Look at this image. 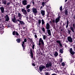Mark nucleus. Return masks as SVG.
Masks as SVG:
<instances>
[{
    "mask_svg": "<svg viewBox=\"0 0 75 75\" xmlns=\"http://www.w3.org/2000/svg\"><path fill=\"white\" fill-rule=\"evenodd\" d=\"M62 67H64V66L65 65V63L63 62L62 63Z\"/></svg>",
    "mask_w": 75,
    "mask_h": 75,
    "instance_id": "37",
    "label": "nucleus"
},
{
    "mask_svg": "<svg viewBox=\"0 0 75 75\" xmlns=\"http://www.w3.org/2000/svg\"><path fill=\"white\" fill-rule=\"evenodd\" d=\"M58 55V52H56L54 54V55L55 57H57Z\"/></svg>",
    "mask_w": 75,
    "mask_h": 75,
    "instance_id": "31",
    "label": "nucleus"
},
{
    "mask_svg": "<svg viewBox=\"0 0 75 75\" xmlns=\"http://www.w3.org/2000/svg\"><path fill=\"white\" fill-rule=\"evenodd\" d=\"M38 27H39V26H40V24H41V20H39L38 21Z\"/></svg>",
    "mask_w": 75,
    "mask_h": 75,
    "instance_id": "26",
    "label": "nucleus"
},
{
    "mask_svg": "<svg viewBox=\"0 0 75 75\" xmlns=\"http://www.w3.org/2000/svg\"><path fill=\"white\" fill-rule=\"evenodd\" d=\"M52 64L51 62H49L46 65V68H49L50 67H52Z\"/></svg>",
    "mask_w": 75,
    "mask_h": 75,
    "instance_id": "3",
    "label": "nucleus"
},
{
    "mask_svg": "<svg viewBox=\"0 0 75 75\" xmlns=\"http://www.w3.org/2000/svg\"><path fill=\"white\" fill-rule=\"evenodd\" d=\"M44 7V6H41L40 7V10H41L42 8H43V7Z\"/></svg>",
    "mask_w": 75,
    "mask_h": 75,
    "instance_id": "57",
    "label": "nucleus"
},
{
    "mask_svg": "<svg viewBox=\"0 0 75 75\" xmlns=\"http://www.w3.org/2000/svg\"><path fill=\"white\" fill-rule=\"evenodd\" d=\"M35 46V45L34 44H33L32 48L33 50H34V47Z\"/></svg>",
    "mask_w": 75,
    "mask_h": 75,
    "instance_id": "41",
    "label": "nucleus"
},
{
    "mask_svg": "<svg viewBox=\"0 0 75 75\" xmlns=\"http://www.w3.org/2000/svg\"><path fill=\"white\" fill-rule=\"evenodd\" d=\"M71 32H72V31H71V30H69V29L68 30L67 33H68V34H71Z\"/></svg>",
    "mask_w": 75,
    "mask_h": 75,
    "instance_id": "34",
    "label": "nucleus"
},
{
    "mask_svg": "<svg viewBox=\"0 0 75 75\" xmlns=\"http://www.w3.org/2000/svg\"><path fill=\"white\" fill-rule=\"evenodd\" d=\"M45 3H46V2H42V6L44 7V6H45Z\"/></svg>",
    "mask_w": 75,
    "mask_h": 75,
    "instance_id": "38",
    "label": "nucleus"
},
{
    "mask_svg": "<svg viewBox=\"0 0 75 75\" xmlns=\"http://www.w3.org/2000/svg\"><path fill=\"white\" fill-rule=\"evenodd\" d=\"M45 74L47 75H50V74L48 72H45Z\"/></svg>",
    "mask_w": 75,
    "mask_h": 75,
    "instance_id": "46",
    "label": "nucleus"
},
{
    "mask_svg": "<svg viewBox=\"0 0 75 75\" xmlns=\"http://www.w3.org/2000/svg\"><path fill=\"white\" fill-rule=\"evenodd\" d=\"M70 54L73 55L75 54V52L73 51V50H72V48L70 49Z\"/></svg>",
    "mask_w": 75,
    "mask_h": 75,
    "instance_id": "14",
    "label": "nucleus"
},
{
    "mask_svg": "<svg viewBox=\"0 0 75 75\" xmlns=\"http://www.w3.org/2000/svg\"><path fill=\"white\" fill-rule=\"evenodd\" d=\"M2 4H4L5 5H6V3H7V1L6 0L2 1Z\"/></svg>",
    "mask_w": 75,
    "mask_h": 75,
    "instance_id": "27",
    "label": "nucleus"
},
{
    "mask_svg": "<svg viewBox=\"0 0 75 75\" xmlns=\"http://www.w3.org/2000/svg\"><path fill=\"white\" fill-rule=\"evenodd\" d=\"M34 31H35V30H33L32 31V33H33V34H34L35 33H34Z\"/></svg>",
    "mask_w": 75,
    "mask_h": 75,
    "instance_id": "55",
    "label": "nucleus"
},
{
    "mask_svg": "<svg viewBox=\"0 0 75 75\" xmlns=\"http://www.w3.org/2000/svg\"><path fill=\"white\" fill-rule=\"evenodd\" d=\"M52 23H55V20L53 19L52 20Z\"/></svg>",
    "mask_w": 75,
    "mask_h": 75,
    "instance_id": "59",
    "label": "nucleus"
},
{
    "mask_svg": "<svg viewBox=\"0 0 75 75\" xmlns=\"http://www.w3.org/2000/svg\"><path fill=\"white\" fill-rule=\"evenodd\" d=\"M20 23L21 24V25H25V23L23 21H20Z\"/></svg>",
    "mask_w": 75,
    "mask_h": 75,
    "instance_id": "21",
    "label": "nucleus"
},
{
    "mask_svg": "<svg viewBox=\"0 0 75 75\" xmlns=\"http://www.w3.org/2000/svg\"><path fill=\"white\" fill-rule=\"evenodd\" d=\"M30 52L31 56L32 58L33 59V60H35V57H34V58L33 57V50H32V48H31L30 49Z\"/></svg>",
    "mask_w": 75,
    "mask_h": 75,
    "instance_id": "6",
    "label": "nucleus"
},
{
    "mask_svg": "<svg viewBox=\"0 0 75 75\" xmlns=\"http://www.w3.org/2000/svg\"><path fill=\"white\" fill-rule=\"evenodd\" d=\"M39 71L40 72H42V70L43 69L45 68V66L43 65H41L39 67Z\"/></svg>",
    "mask_w": 75,
    "mask_h": 75,
    "instance_id": "4",
    "label": "nucleus"
},
{
    "mask_svg": "<svg viewBox=\"0 0 75 75\" xmlns=\"http://www.w3.org/2000/svg\"><path fill=\"white\" fill-rule=\"evenodd\" d=\"M63 50L64 48H63V49H60L59 51L61 53V54H63V53H64V51H63Z\"/></svg>",
    "mask_w": 75,
    "mask_h": 75,
    "instance_id": "25",
    "label": "nucleus"
},
{
    "mask_svg": "<svg viewBox=\"0 0 75 75\" xmlns=\"http://www.w3.org/2000/svg\"><path fill=\"white\" fill-rule=\"evenodd\" d=\"M19 20H21V17H19Z\"/></svg>",
    "mask_w": 75,
    "mask_h": 75,
    "instance_id": "64",
    "label": "nucleus"
},
{
    "mask_svg": "<svg viewBox=\"0 0 75 75\" xmlns=\"http://www.w3.org/2000/svg\"><path fill=\"white\" fill-rule=\"evenodd\" d=\"M73 48H74V50H75V46L74 45H73Z\"/></svg>",
    "mask_w": 75,
    "mask_h": 75,
    "instance_id": "54",
    "label": "nucleus"
},
{
    "mask_svg": "<svg viewBox=\"0 0 75 75\" xmlns=\"http://www.w3.org/2000/svg\"><path fill=\"white\" fill-rule=\"evenodd\" d=\"M53 28L55 29V30H56V28H55V26H54Z\"/></svg>",
    "mask_w": 75,
    "mask_h": 75,
    "instance_id": "61",
    "label": "nucleus"
},
{
    "mask_svg": "<svg viewBox=\"0 0 75 75\" xmlns=\"http://www.w3.org/2000/svg\"><path fill=\"white\" fill-rule=\"evenodd\" d=\"M20 25H21V24L20 23H19L18 24V25H19V27H20Z\"/></svg>",
    "mask_w": 75,
    "mask_h": 75,
    "instance_id": "62",
    "label": "nucleus"
},
{
    "mask_svg": "<svg viewBox=\"0 0 75 75\" xmlns=\"http://www.w3.org/2000/svg\"><path fill=\"white\" fill-rule=\"evenodd\" d=\"M46 10L47 11H48V10H50V9H49V7H48L47 6H46Z\"/></svg>",
    "mask_w": 75,
    "mask_h": 75,
    "instance_id": "42",
    "label": "nucleus"
},
{
    "mask_svg": "<svg viewBox=\"0 0 75 75\" xmlns=\"http://www.w3.org/2000/svg\"><path fill=\"white\" fill-rule=\"evenodd\" d=\"M12 34L13 35H17V36H18L19 35V34L17 31H14L12 33Z\"/></svg>",
    "mask_w": 75,
    "mask_h": 75,
    "instance_id": "10",
    "label": "nucleus"
},
{
    "mask_svg": "<svg viewBox=\"0 0 75 75\" xmlns=\"http://www.w3.org/2000/svg\"><path fill=\"white\" fill-rule=\"evenodd\" d=\"M60 18H61V16H58L57 18H56L55 19V22L56 23H57L59 22V20H60Z\"/></svg>",
    "mask_w": 75,
    "mask_h": 75,
    "instance_id": "9",
    "label": "nucleus"
},
{
    "mask_svg": "<svg viewBox=\"0 0 75 75\" xmlns=\"http://www.w3.org/2000/svg\"><path fill=\"white\" fill-rule=\"evenodd\" d=\"M16 41H17L18 43H20V42H21V39L20 38L17 39L16 40Z\"/></svg>",
    "mask_w": 75,
    "mask_h": 75,
    "instance_id": "22",
    "label": "nucleus"
},
{
    "mask_svg": "<svg viewBox=\"0 0 75 75\" xmlns=\"http://www.w3.org/2000/svg\"><path fill=\"white\" fill-rule=\"evenodd\" d=\"M45 23V22H44V21L43 19L42 20V25H44Z\"/></svg>",
    "mask_w": 75,
    "mask_h": 75,
    "instance_id": "35",
    "label": "nucleus"
},
{
    "mask_svg": "<svg viewBox=\"0 0 75 75\" xmlns=\"http://www.w3.org/2000/svg\"><path fill=\"white\" fill-rule=\"evenodd\" d=\"M32 66H34V67H35V64H34L33 63L32 64Z\"/></svg>",
    "mask_w": 75,
    "mask_h": 75,
    "instance_id": "49",
    "label": "nucleus"
},
{
    "mask_svg": "<svg viewBox=\"0 0 75 75\" xmlns=\"http://www.w3.org/2000/svg\"><path fill=\"white\" fill-rule=\"evenodd\" d=\"M65 15H66V16L68 15V11H67V10L66 9L65 10Z\"/></svg>",
    "mask_w": 75,
    "mask_h": 75,
    "instance_id": "30",
    "label": "nucleus"
},
{
    "mask_svg": "<svg viewBox=\"0 0 75 75\" xmlns=\"http://www.w3.org/2000/svg\"><path fill=\"white\" fill-rule=\"evenodd\" d=\"M57 73H58V74H59V75H62V74H63L62 72H57Z\"/></svg>",
    "mask_w": 75,
    "mask_h": 75,
    "instance_id": "40",
    "label": "nucleus"
},
{
    "mask_svg": "<svg viewBox=\"0 0 75 75\" xmlns=\"http://www.w3.org/2000/svg\"><path fill=\"white\" fill-rule=\"evenodd\" d=\"M42 30L43 32H45V28H42Z\"/></svg>",
    "mask_w": 75,
    "mask_h": 75,
    "instance_id": "44",
    "label": "nucleus"
},
{
    "mask_svg": "<svg viewBox=\"0 0 75 75\" xmlns=\"http://www.w3.org/2000/svg\"><path fill=\"white\" fill-rule=\"evenodd\" d=\"M62 62V59H61L59 61L61 63V62Z\"/></svg>",
    "mask_w": 75,
    "mask_h": 75,
    "instance_id": "50",
    "label": "nucleus"
},
{
    "mask_svg": "<svg viewBox=\"0 0 75 75\" xmlns=\"http://www.w3.org/2000/svg\"><path fill=\"white\" fill-rule=\"evenodd\" d=\"M41 14L42 15V16H45V11L43 10H41L40 12Z\"/></svg>",
    "mask_w": 75,
    "mask_h": 75,
    "instance_id": "18",
    "label": "nucleus"
},
{
    "mask_svg": "<svg viewBox=\"0 0 75 75\" xmlns=\"http://www.w3.org/2000/svg\"><path fill=\"white\" fill-rule=\"evenodd\" d=\"M17 21H18L19 22V23H20V21H20V20L19 19H17Z\"/></svg>",
    "mask_w": 75,
    "mask_h": 75,
    "instance_id": "52",
    "label": "nucleus"
},
{
    "mask_svg": "<svg viewBox=\"0 0 75 75\" xmlns=\"http://www.w3.org/2000/svg\"><path fill=\"white\" fill-rule=\"evenodd\" d=\"M57 43H58L59 44V45L60 47H62V44L61 43V41L59 40H57Z\"/></svg>",
    "mask_w": 75,
    "mask_h": 75,
    "instance_id": "19",
    "label": "nucleus"
},
{
    "mask_svg": "<svg viewBox=\"0 0 75 75\" xmlns=\"http://www.w3.org/2000/svg\"><path fill=\"white\" fill-rule=\"evenodd\" d=\"M18 16L19 17H22V15H21V14L20 13H18Z\"/></svg>",
    "mask_w": 75,
    "mask_h": 75,
    "instance_id": "33",
    "label": "nucleus"
},
{
    "mask_svg": "<svg viewBox=\"0 0 75 75\" xmlns=\"http://www.w3.org/2000/svg\"><path fill=\"white\" fill-rule=\"evenodd\" d=\"M5 18L6 19V21H8L10 20V18L8 16V14H7L5 16Z\"/></svg>",
    "mask_w": 75,
    "mask_h": 75,
    "instance_id": "15",
    "label": "nucleus"
},
{
    "mask_svg": "<svg viewBox=\"0 0 75 75\" xmlns=\"http://www.w3.org/2000/svg\"><path fill=\"white\" fill-rule=\"evenodd\" d=\"M28 39L30 40V42H33V38H28Z\"/></svg>",
    "mask_w": 75,
    "mask_h": 75,
    "instance_id": "32",
    "label": "nucleus"
},
{
    "mask_svg": "<svg viewBox=\"0 0 75 75\" xmlns=\"http://www.w3.org/2000/svg\"><path fill=\"white\" fill-rule=\"evenodd\" d=\"M1 26H0V31L1 32L2 34H3L4 33V31H2V30H3V28H2L3 27V25H1Z\"/></svg>",
    "mask_w": 75,
    "mask_h": 75,
    "instance_id": "11",
    "label": "nucleus"
},
{
    "mask_svg": "<svg viewBox=\"0 0 75 75\" xmlns=\"http://www.w3.org/2000/svg\"><path fill=\"white\" fill-rule=\"evenodd\" d=\"M22 47H23V50L24 51H25V46H22Z\"/></svg>",
    "mask_w": 75,
    "mask_h": 75,
    "instance_id": "39",
    "label": "nucleus"
},
{
    "mask_svg": "<svg viewBox=\"0 0 75 75\" xmlns=\"http://www.w3.org/2000/svg\"><path fill=\"white\" fill-rule=\"evenodd\" d=\"M30 6H31V5L28 4L26 6V9H28V8H29L30 7Z\"/></svg>",
    "mask_w": 75,
    "mask_h": 75,
    "instance_id": "29",
    "label": "nucleus"
},
{
    "mask_svg": "<svg viewBox=\"0 0 75 75\" xmlns=\"http://www.w3.org/2000/svg\"><path fill=\"white\" fill-rule=\"evenodd\" d=\"M50 25L48 23H47L46 24V28L47 30H49L50 28Z\"/></svg>",
    "mask_w": 75,
    "mask_h": 75,
    "instance_id": "16",
    "label": "nucleus"
},
{
    "mask_svg": "<svg viewBox=\"0 0 75 75\" xmlns=\"http://www.w3.org/2000/svg\"><path fill=\"white\" fill-rule=\"evenodd\" d=\"M32 3H33V5H34V1L33 0Z\"/></svg>",
    "mask_w": 75,
    "mask_h": 75,
    "instance_id": "60",
    "label": "nucleus"
},
{
    "mask_svg": "<svg viewBox=\"0 0 75 75\" xmlns=\"http://www.w3.org/2000/svg\"><path fill=\"white\" fill-rule=\"evenodd\" d=\"M34 36L35 38H37V35H35Z\"/></svg>",
    "mask_w": 75,
    "mask_h": 75,
    "instance_id": "53",
    "label": "nucleus"
},
{
    "mask_svg": "<svg viewBox=\"0 0 75 75\" xmlns=\"http://www.w3.org/2000/svg\"><path fill=\"white\" fill-rule=\"evenodd\" d=\"M68 25H69V21L67 20V25H66V28L68 27Z\"/></svg>",
    "mask_w": 75,
    "mask_h": 75,
    "instance_id": "24",
    "label": "nucleus"
},
{
    "mask_svg": "<svg viewBox=\"0 0 75 75\" xmlns=\"http://www.w3.org/2000/svg\"><path fill=\"white\" fill-rule=\"evenodd\" d=\"M72 25L73 27H70V28L71 31H72L73 33H74V28H75V24H73Z\"/></svg>",
    "mask_w": 75,
    "mask_h": 75,
    "instance_id": "7",
    "label": "nucleus"
},
{
    "mask_svg": "<svg viewBox=\"0 0 75 75\" xmlns=\"http://www.w3.org/2000/svg\"><path fill=\"white\" fill-rule=\"evenodd\" d=\"M67 39L69 42H73V40H72V38L71 36L68 37Z\"/></svg>",
    "mask_w": 75,
    "mask_h": 75,
    "instance_id": "8",
    "label": "nucleus"
},
{
    "mask_svg": "<svg viewBox=\"0 0 75 75\" xmlns=\"http://www.w3.org/2000/svg\"><path fill=\"white\" fill-rule=\"evenodd\" d=\"M11 19L13 23H16V24H18V22H17V19H16V17H15V16H12Z\"/></svg>",
    "mask_w": 75,
    "mask_h": 75,
    "instance_id": "2",
    "label": "nucleus"
},
{
    "mask_svg": "<svg viewBox=\"0 0 75 75\" xmlns=\"http://www.w3.org/2000/svg\"><path fill=\"white\" fill-rule=\"evenodd\" d=\"M47 35H43V40H45V39L47 38Z\"/></svg>",
    "mask_w": 75,
    "mask_h": 75,
    "instance_id": "28",
    "label": "nucleus"
},
{
    "mask_svg": "<svg viewBox=\"0 0 75 75\" xmlns=\"http://www.w3.org/2000/svg\"><path fill=\"white\" fill-rule=\"evenodd\" d=\"M24 41H23L24 42H27V39L25 38L24 39Z\"/></svg>",
    "mask_w": 75,
    "mask_h": 75,
    "instance_id": "47",
    "label": "nucleus"
},
{
    "mask_svg": "<svg viewBox=\"0 0 75 75\" xmlns=\"http://www.w3.org/2000/svg\"><path fill=\"white\" fill-rule=\"evenodd\" d=\"M71 75H73V71H72L71 73Z\"/></svg>",
    "mask_w": 75,
    "mask_h": 75,
    "instance_id": "56",
    "label": "nucleus"
},
{
    "mask_svg": "<svg viewBox=\"0 0 75 75\" xmlns=\"http://www.w3.org/2000/svg\"><path fill=\"white\" fill-rule=\"evenodd\" d=\"M32 12L34 14L35 16L38 13L37 10L36 8H32Z\"/></svg>",
    "mask_w": 75,
    "mask_h": 75,
    "instance_id": "5",
    "label": "nucleus"
},
{
    "mask_svg": "<svg viewBox=\"0 0 75 75\" xmlns=\"http://www.w3.org/2000/svg\"><path fill=\"white\" fill-rule=\"evenodd\" d=\"M27 1L26 0H24L22 1V4L24 6L27 5Z\"/></svg>",
    "mask_w": 75,
    "mask_h": 75,
    "instance_id": "13",
    "label": "nucleus"
},
{
    "mask_svg": "<svg viewBox=\"0 0 75 75\" xmlns=\"http://www.w3.org/2000/svg\"><path fill=\"white\" fill-rule=\"evenodd\" d=\"M27 12H28V13H29V12H30V9H28L27 10Z\"/></svg>",
    "mask_w": 75,
    "mask_h": 75,
    "instance_id": "48",
    "label": "nucleus"
},
{
    "mask_svg": "<svg viewBox=\"0 0 75 75\" xmlns=\"http://www.w3.org/2000/svg\"><path fill=\"white\" fill-rule=\"evenodd\" d=\"M59 9L60 11H62V6H61L59 8Z\"/></svg>",
    "mask_w": 75,
    "mask_h": 75,
    "instance_id": "43",
    "label": "nucleus"
},
{
    "mask_svg": "<svg viewBox=\"0 0 75 75\" xmlns=\"http://www.w3.org/2000/svg\"><path fill=\"white\" fill-rule=\"evenodd\" d=\"M21 11L23 12V14H25V15L27 14L26 10H25L24 8L22 9Z\"/></svg>",
    "mask_w": 75,
    "mask_h": 75,
    "instance_id": "12",
    "label": "nucleus"
},
{
    "mask_svg": "<svg viewBox=\"0 0 75 75\" xmlns=\"http://www.w3.org/2000/svg\"><path fill=\"white\" fill-rule=\"evenodd\" d=\"M24 45H25V42H24V41H23L22 44V47L25 46H24Z\"/></svg>",
    "mask_w": 75,
    "mask_h": 75,
    "instance_id": "36",
    "label": "nucleus"
},
{
    "mask_svg": "<svg viewBox=\"0 0 75 75\" xmlns=\"http://www.w3.org/2000/svg\"><path fill=\"white\" fill-rule=\"evenodd\" d=\"M39 45L41 47H44V42L42 38H40L38 42Z\"/></svg>",
    "mask_w": 75,
    "mask_h": 75,
    "instance_id": "1",
    "label": "nucleus"
},
{
    "mask_svg": "<svg viewBox=\"0 0 75 75\" xmlns=\"http://www.w3.org/2000/svg\"><path fill=\"white\" fill-rule=\"evenodd\" d=\"M47 33L49 35H51V30L49 29H47Z\"/></svg>",
    "mask_w": 75,
    "mask_h": 75,
    "instance_id": "20",
    "label": "nucleus"
},
{
    "mask_svg": "<svg viewBox=\"0 0 75 75\" xmlns=\"http://www.w3.org/2000/svg\"><path fill=\"white\" fill-rule=\"evenodd\" d=\"M0 10H1V13L3 14L4 12V7H1L0 8Z\"/></svg>",
    "mask_w": 75,
    "mask_h": 75,
    "instance_id": "17",
    "label": "nucleus"
},
{
    "mask_svg": "<svg viewBox=\"0 0 75 75\" xmlns=\"http://www.w3.org/2000/svg\"><path fill=\"white\" fill-rule=\"evenodd\" d=\"M10 2H8L7 3V5H10Z\"/></svg>",
    "mask_w": 75,
    "mask_h": 75,
    "instance_id": "58",
    "label": "nucleus"
},
{
    "mask_svg": "<svg viewBox=\"0 0 75 75\" xmlns=\"http://www.w3.org/2000/svg\"><path fill=\"white\" fill-rule=\"evenodd\" d=\"M37 51L36 52L38 54H41V55H43V53H42L41 51H40V52H38V50H37Z\"/></svg>",
    "mask_w": 75,
    "mask_h": 75,
    "instance_id": "23",
    "label": "nucleus"
},
{
    "mask_svg": "<svg viewBox=\"0 0 75 75\" xmlns=\"http://www.w3.org/2000/svg\"><path fill=\"white\" fill-rule=\"evenodd\" d=\"M21 35H23V33H24V30H21Z\"/></svg>",
    "mask_w": 75,
    "mask_h": 75,
    "instance_id": "51",
    "label": "nucleus"
},
{
    "mask_svg": "<svg viewBox=\"0 0 75 75\" xmlns=\"http://www.w3.org/2000/svg\"><path fill=\"white\" fill-rule=\"evenodd\" d=\"M40 48L42 50V51L43 50H44V48H43V47H44V46L41 47L40 45Z\"/></svg>",
    "mask_w": 75,
    "mask_h": 75,
    "instance_id": "45",
    "label": "nucleus"
},
{
    "mask_svg": "<svg viewBox=\"0 0 75 75\" xmlns=\"http://www.w3.org/2000/svg\"><path fill=\"white\" fill-rule=\"evenodd\" d=\"M51 75H57V74H52Z\"/></svg>",
    "mask_w": 75,
    "mask_h": 75,
    "instance_id": "63",
    "label": "nucleus"
}]
</instances>
